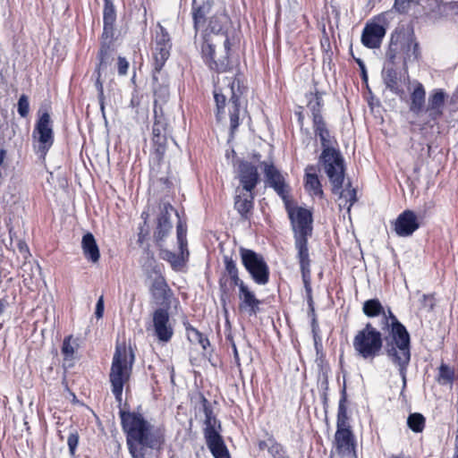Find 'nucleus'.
<instances>
[{
    "instance_id": "cd10ccee",
    "label": "nucleus",
    "mask_w": 458,
    "mask_h": 458,
    "mask_svg": "<svg viewBox=\"0 0 458 458\" xmlns=\"http://www.w3.org/2000/svg\"><path fill=\"white\" fill-rule=\"evenodd\" d=\"M236 195L234 197V208L242 220H250L254 208V194Z\"/></svg>"
},
{
    "instance_id": "e2e57ef3",
    "label": "nucleus",
    "mask_w": 458,
    "mask_h": 458,
    "mask_svg": "<svg viewBox=\"0 0 458 458\" xmlns=\"http://www.w3.org/2000/svg\"><path fill=\"white\" fill-rule=\"evenodd\" d=\"M318 388L321 393H327L328 391V378L327 375H324L318 381Z\"/></svg>"
},
{
    "instance_id": "f3484780",
    "label": "nucleus",
    "mask_w": 458,
    "mask_h": 458,
    "mask_svg": "<svg viewBox=\"0 0 458 458\" xmlns=\"http://www.w3.org/2000/svg\"><path fill=\"white\" fill-rule=\"evenodd\" d=\"M116 10L112 0H104L103 31L100 44L113 46L115 37Z\"/></svg>"
},
{
    "instance_id": "6ab92c4d",
    "label": "nucleus",
    "mask_w": 458,
    "mask_h": 458,
    "mask_svg": "<svg viewBox=\"0 0 458 458\" xmlns=\"http://www.w3.org/2000/svg\"><path fill=\"white\" fill-rule=\"evenodd\" d=\"M420 226V223L414 211L405 209L396 217L394 230L399 237H409Z\"/></svg>"
},
{
    "instance_id": "aec40b11",
    "label": "nucleus",
    "mask_w": 458,
    "mask_h": 458,
    "mask_svg": "<svg viewBox=\"0 0 458 458\" xmlns=\"http://www.w3.org/2000/svg\"><path fill=\"white\" fill-rule=\"evenodd\" d=\"M238 172V178L242 189L247 192H252L260 180L258 167L251 162L240 160Z\"/></svg>"
},
{
    "instance_id": "3c124183",
    "label": "nucleus",
    "mask_w": 458,
    "mask_h": 458,
    "mask_svg": "<svg viewBox=\"0 0 458 458\" xmlns=\"http://www.w3.org/2000/svg\"><path fill=\"white\" fill-rule=\"evenodd\" d=\"M239 299L240 301H259L247 284L242 285L239 290Z\"/></svg>"
},
{
    "instance_id": "f257e3e1",
    "label": "nucleus",
    "mask_w": 458,
    "mask_h": 458,
    "mask_svg": "<svg viewBox=\"0 0 458 458\" xmlns=\"http://www.w3.org/2000/svg\"><path fill=\"white\" fill-rule=\"evenodd\" d=\"M380 330L367 323L353 338V348L361 358L374 359L384 350L388 360L398 368L407 386V370L411 361V335L406 327L389 311L378 321Z\"/></svg>"
},
{
    "instance_id": "603ef678",
    "label": "nucleus",
    "mask_w": 458,
    "mask_h": 458,
    "mask_svg": "<svg viewBox=\"0 0 458 458\" xmlns=\"http://www.w3.org/2000/svg\"><path fill=\"white\" fill-rule=\"evenodd\" d=\"M308 316L311 319V330H312V333L314 335V338L316 339L317 332L318 330V320H317V315H316V311H315V307L309 308ZM315 346H316V349L318 350V343H317L316 340H315Z\"/></svg>"
},
{
    "instance_id": "79ce46f5",
    "label": "nucleus",
    "mask_w": 458,
    "mask_h": 458,
    "mask_svg": "<svg viewBox=\"0 0 458 458\" xmlns=\"http://www.w3.org/2000/svg\"><path fill=\"white\" fill-rule=\"evenodd\" d=\"M261 302V301H241L239 303V310L242 312L248 314L250 317L256 316L260 310L259 305Z\"/></svg>"
},
{
    "instance_id": "a19ab883",
    "label": "nucleus",
    "mask_w": 458,
    "mask_h": 458,
    "mask_svg": "<svg viewBox=\"0 0 458 458\" xmlns=\"http://www.w3.org/2000/svg\"><path fill=\"white\" fill-rule=\"evenodd\" d=\"M216 47L208 38H204L201 44V56L204 63L208 66L212 65V62L216 59Z\"/></svg>"
},
{
    "instance_id": "ddd939ff",
    "label": "nucleus",
    "mask_w": 458,
    "mask_h": 458,
    "mask_svg": "<svg viewBox=\"0 0 458 458\" xmlns=\"http://www.w3.org/2000/svg\"><path fill=\"white\" fill-rule=\"evenodd\" d=\"M172 40L167 30L160 23L157 26L155 47L153 49V68L163 69L170 56Z\"/></svg>"
},
{
    "instance_id": "bf43d9fd",
    "label": "nucleus",
    "mask_w": 458,
    "mask_h": 458,
    "mask_svg": "<svg viewBox=\"0 0 458 458\" xmlns=\"http://www.w3.org/2000/svg\"><path fill=\"white\" fill-rule=\"evenodd\" d=\"M360 71V77L363 82L368 83V72L365 63L360 58H355Z\"/></svg>"
},
{
    "instance_id": "dca6fc26",
    "label": "nucleus",
    "mask_w": 458,
    "mask_h": 458,
    "mask_svg": "<svg viewBox=\"0 0 458 458\" xmlns=\"http://www.w3.org/2000/svg\"><path fill=\"white\" fill-rule=\"evenodd\" d=\"M243 84L238 76H235L231 83V98L229 103L230 116V138H233L235 131L240 125V98L243 93Z\"/></svg>"
},
{
    "instance_id": "ea45409f",
    "label": "nucleus",
    "mask_w": 458,
    "mask_h": 458,
    "mask_svg": "<svg viewBox=\"0 0 458 458\" xmlns=\"http://www.w3.org/2000/svg\"><path fill=\"white\" fill-rule=\"evenodd\" d=\"M425 417L419 412L409 414L407 418V426L414 433H420L425 428Z\"/></svg>"
},
{
    "instance_id": "4be33fe9",
    "label": "nucleus",
    "mask_w": 458,
    "mask_h": 458,
    "mask_svg": "<svg viewBox=\"0 0 458 458\" xmlns=\"http://www.w3.org/2000/svg\"><path fill=\"white\" fill-rule=\"evenodd\" d=\"M386 28L376 22L367 23L361 33V43L369 49L378 48L386 36Z\"/></svg>"
},
{
    "instance_id": "f8f14e48",
    "label": "nucleus",
    "mask_w": 458,
    "mask_h": 458,
    "mask_svg": "<svg viewBox=\"0 0 458 458\" xmlns=\"http://www.w3.org/2000/svg\"><path fill=\"white\" fill-rule=\"evenodd\" d=\"M260 165L263 168L266 184L272 188L284 203H288L290 186L284 175L272 162L263 161Z\"/></svg>"
},
{
    "instance_id": "7ed1b4c3",
    "label": "nucleus",
    "mask_w": 458,
    "mask_h": 458,
    "mask_svg": "<svg viewBox=\"0 0 458 458\" xmlns=\"http://www.w3.org/2000/svg\"><path fill=\"white\" fill-rule=\"evenodd\" d=\"M121 427L132 458H146L148 450H160L165 442L164 428L152 425L135 411L120 408Z\"/></svg>"
},
{
    "instance_id": "58836bf2",
    "label": "nucleus",
    "mask_w": 458,
    "mask_h": 458,
    "mask_svg": "<svg viewBox=\"0 0 458 458\" xmlns=\"http://www.w3.org/2000/svg\"><path fill=\"white\" fill-rule=\"evenodd\" d=\"M113 52L114 48L112 46L106 45V43L100 44V47L97 55V64L106 70L114 61Z\"/></svg>"
},
{
    "instance_id": "8fccbe9b",
    "label": "nucleus",
    "mask_w": 458,
    "mask_h": 458,
    "mask_svg": "<svg viewBox=\"0 0 458 458\" xmlns=\"http://www.w3.org/2000/svg\"><path fill=\"white\" fill-rule=\"evenodd\" d=\"M17 112L22 118L28 116L30 112V102L29 98L25 94L21 95L17 103Z\"/></svg>"
},
{
    "instance_id": "4468645a",
    "label": "nucleus",
    "mask_w": 458,
    "mask_h": 458,
    "mask_svg": "<svg viewBox=\"0 0 458 458\" xmlns=\"http://www.w3.org/2000/svg\"><path fill=\"white\" fill-rule=\"evenodd\" d=\"M38 135V151L45 156L54 143V131L49 114L42 113L36 122L33 136Z\"/></svg>"
},
{
    "instance_id": "393cba45",
    "label": "nucleus",
    "mask_w": 458,
    "mask_h": 458,
    "mask_svg": "<svg viewBox=\"0 0 458 458\" xmlns=\"http://www.w3.org/2000/svg\"><path fill=\"white\" fill-rule=\"evenodd\" d=\"M309 237L310 236H293L295 249L297 250V259L299 260L301 274L311 273L308 247Z\"/></svg>"
},
{
    "instance_id": "2f4dec72",
    "label": "nucleus",
    "mask_w": 458,
    "mask_h": 458,
    "mask_svg": "<svg viewBox=\"0 0 458 458\" xmlns=\"http://www.w3.org/2000/svg\"><path fill=\"white\" fill-rule=\"evenodd\" d=\"M305 189L315 196L322 197L324 192L322 184L316 174V168L313 165H310L305 169Z\"/></svg>"
},
{
    "instance_id": "e433bc0d",
    "label": "nucleus",
    "mask_w": 458,
    "mask_h": 458,
    "mask_svg": "<svg viewBox=\"0 0 458 458\" xmlns=\"http://www.w3.org/2000/svg\"><path fill=\"white\" fill-rule=\"evenodd\" d=\"M188 340L192 344H199L203 350L210 345L209 340L197 328L192 327L188 321L183 322Z\"/></svg>"
},
{
    "instance_id": "a878e982",
    "label": "nucleus",
    "mask_w": 458,
    "mask_h": 458,
    "mask_svg": "<svg viewBox=\"0 0 458 458\" xmlns=\"http://www.w3.org/2000/svg\"><path fill=\"white\" fill-rule=\"evenodd\" d=\"M405 42H403V36L400 33H392L390 42L386 53V66H394L397 63V59L400 57V54L403 51L404 53Z\"/></svg>"
},
{
    "instance_id": "09e8293b",
    "label": "nucleus",
    "mask_w": 458,
    "mask_h": 458,
    "mask_svg": "<svg viewBox=\"0 0 458 458\" xmlns=\"http://www.w3.org/2000/svg\"><path fill=\"white\" fill-rule=\"evenodd\" d=\"M223 260L225 264V275H227L228 277H230L239 274L236 262L232 257L225 255L223 257Z\"/></svg>"
},
{
    "instance_id": "9d476101",
    "label": "nucleus",
    "mask_w": 458,
    "mask_h": 458,
    "mask_svg": "<svg viewBox=\"0 0 458 458\" xmlns=\"http://www.w3.org/2000/svg\"><path fill=\"white\" fill-rule=\"evenodd\" d=\"M148 278L151 280L148 290L153 302L157 306V309L169 310L172 300L174 299V293L163 276L160 267L154 266L148 275Z\"/></svg>"
},
{
    "instance_id": "0e129e2a",
    "label": "nucleus",
    "mask_w": 458,
    "mask_h": 458,
    "mask_svg": "<svg viewBox=\"0 0 458 458\" xmlns=\"http://www.w3.org/2000/svg\"><path fill=\"white\" fill-rule=\"evenodd\" d=\"M18 249L20 253L26 259L28 256H30V250L27 243L25 242L20 241L18 242Z\"/></svg>"
},
{
    "instance_id": "b1692460",
    "label": "nucleus",
    "mask_w": 458,
    "mask_h": 458,
    "mask_svg": "<svg viewBox=\"0 0 458 458\" xmlns=\"http://www.w3.org/2000/svg\"><path fill=\"white\" fill-rule=\"evenodd\" d=\"M382 79L386 88L393 94L399 97L404 94V81H403L401 72H398L394 66H384Z\"/></svg>"
},
{
    "instance_id": "72a5a7b5",
    "label": "nucleus",
    "mask_w": 458,
    "mask_h": 458,
    "mask_svg": "<svg viewBox=\"0 0 458 458\" xmlns=\"http://www.w3.org/2000/svg\"><path fill=\"white\" fill-rule=\"evenodd\" d=\"M154 122L152 126V134H169V123L165 115L164 108H153Z\"/></svg>"
},
{
    "instance_id": "473e14b6",
    "label": "nucleus",
    "mask_w": 458,
    "mask_h": 458,
    "mask_svg": "<svg viewBox=\"0 0 458 458\" xmlns=\"http://www.w3.org/2000/svg\"><path fill=\"white\" fill-rule=\"evenodd\" d=\"M362 311L369 318L380 316V318H383L384 316H386L389 311H392V310L389 307L385 310L380 301L374 298L364 301Z\"/></svg>"
},
{
    "instance_id": "052dcab7",
    "label": "nucleus",
    "mask_w": 458,
    "mask_h": 458,
    "mask_svg": "<svg viewBox=\"0 0 458 458\" xmlns=\"http://www.w3.org/2000/svg\"><path fill=\"white\" fill-rule=\"evenodd\" d=\"M272 441L277 442L276 439L273 436L268 437L267 440L259 441V449H261V450L267 449V452L269 453V448H270L271 445H273Z\"/></svg>"
},
{
    "instance_id": "f03ea898",
    "label": "nucleus",
    "mask_w": 458,
    "mask_h": 458,
    "mask_svg": "<svg viewBox=\"0 0 458 458\" xmlns=\"http://www.w3.org/2000/svg\"><path fill=\"white\" fill-rule=\"evenodd\" d=\"M121 427L132 458H146L148 450H160L165 442L164 428L152 425L135 411L120 408Z\"/></svg>"
},
{
    "instance_id": "49530a36",
    "label": "nucleus",
    "mask_w": 458,
    "mask_h": 458,
    "mask_svg": "<svg viewBox=\"0 0 458 458\" xmlns=\"http://www.w3.org/2000/svg\"><path fill=\"white\" fill-rule=\"evenodd\" d=\"M80 436L76 430L70 432L67 438V445L71 458H76V451L79 445Z\"/></svg>"
},
{
    "instance_id": "412c9836",
    "label": "nucleus",
    "mask_w": 458,
    "mask_h": 458,
    "mask_svg": "<svg viewBox=\"0 0 458 458\" xmlns=\"http://www.w3.org/2000/svg\"><path fill=\"white\" fill-rule=\"evenodd\" d=\"M169 209L171 211L174 210L172 205H165L164 208L161 210L160 214L157 218V226L154 232V240L156 244L159 248L163 247L166 237L169 235L173 228Z\"/></svg>"
},
{
    "instance_id": "39448f33",
    "label": "nucleus",
    "mask_w": 458,
    "mask_h": 458,
    "mask_svg": "<svg viewBox=\"0 0 458 458\" xmlns=\"http://www.w3.org/2000/svg\"><path fill=\"white\" fill-rule=\"evenodd\" d=\"M135 355L131 348L116 346L109 373L111 390L115 401L121 405L124 385L129 381Z\"/></svg>"
},
{
    "instance_id": "de8ad7c7",
    "label": "nucleus",
    "mask_w": 458,
    "mask_h": 458,
    "mask_svg": "<svg viewBox=\"0 0 458 458\" xmlns=\"http://www.w3.org/2000/svg\"><path fill=\"white\" fill-rule=\"evenodd\" d=\"M269 454L272 458H290L286 448L279 442L272 441Z\"/></svg>"
},
{
    "instance_id": "5701e85b",
    "label": "nucleus",
    "mask_w": 458,
    "mask_h": 458,
    "mask_svg": "<svg viewBox=\"0 0 458 458\" xmlns=\"http://www.w3.org/2000/svg\"><path fill=\"white\" fill-rule=\"evenodd\" d=\"M446 98L447 95L443 89H435L429 94L426 112L434 124L443 115Z\"/></svg>"
},
{
    "instance_id": "69168bd1",
    "label": "nucleus",
    "mask_w": 458,
    "mask_h": 458,
    "mask_svg": "<svg viewBox=\"0 0 458 458\" xmlns=\"http://www.w3.org/2000/svg\"><path fill=\"white\" fill-rule=\"evenodd\" d=\"M229 279L231 281V285L237 286L239 290L241 289L242 285H246V284L240 278L239 274L233 276H230Z\"/></svg>"
},
{
    "instance_id": "c756f323",
    "label": "nucleus",
    "mask_w": 458,
    "mask_h": 458,
    "mask_svg": "<svg viewBox=\"0 0 458 458\" xmlns=\"http://www.w3.org/2000/svg\"><path fill=\"white\" fill-rule=\"evenodd\" d=\"M81 248L86 259L92 263H97L99 260V248L94 235L91 233L88 232L82 236Z\"/></svg>"
},
{
    "instance_id": "6e6552de",
    "label": "nucleus",
    "mask_w": 458,
    "mask_h": 458,
    "mask_svg": "<svg viewBox=\"0 0 458 458\" xmlns=\"http://www.w3.org/2000/svg\"><path fill=\"white\" fill-rule=\"evenodd\" d=\"M240 258L245 270L253 282L259 285H265L269 282V267L264 257L253 250L240 247Z\"/></svg>"
},
{
    "instance_id": "a18cd8bd",
    "label": "nucleus",
    "mask_w": 458,
    "mask_h": 458,
    "mask_svg": "<svg viewBox=\"0 0 458 458\" xmlns=\"http://www.w3.org/2000/svg\"><path fill=\"white\" fill-rule=\"evenodd\" d=\"M438 370V381L441 384H452L454 382V372L447 364L442 363Z\"/></svg>"
},
{
    "instance_id": "20e7f679",
    "label": "nucleus",
    "mask_w": 458,
    "mask_h": 458,
    "mask_svg": "<svg viewBox=\"0 0 458 458\" xmlns=\"http://www.w3.org/2000/svg\"><path fill=\"white\" fill-rule=\"evenodd\" d=\"M316 137L320 140L322 147L318 163L324 166L334 194L343 197V184L344 182L345 166L344 159L339 149L333 146L335 138L330 135L326 121L312 123Z\"/></svg>"
},
{
    "instance_id": "7c9ffc66",
    "label": "nucleus",
    "mask_w": 458,
    "mask_h": 458,
    "mask_svg": "<svg viewBox=\"0 0 458 458\" xmlns=\"http://www.w3.org/2000/svg\"><path fill=\"white\" fill-rule=\"evenodd\" d=\"M324 92L316 90L315 93L310 92L307 97L310 96L307 107L311 114L312 123L324 121L322 115V109L324 106L323 100Z\"/></svg>"
},
{
    "instance_id": "13d9d810",
    "label": "nucleus",
    "mask_w": 458,
    "mask_h": 458,
    "mask_svg": "<svg viewBox=\"0 0 458 458\" xmlns=\"http://www.w3.org/2000/svg\"><path fill=\"white\" fill-rule=\"evenodd\" d=\"M104 310H105L104 298H103V296H100L96 303V309H95V316L98 319L101 318L103 317Z\"/></svg>"
},
{
    "instance_id": "423d86ee",
    "label": "nucleus",
    "mask_w": 458,
    "mask_h": 458,
    "mask_svg": "<svg viewBox=\"0 0 458 458\" xmlns=\"http://www.w3.org/2000/svg\"><path fill=\"white\" fill-rule=\"evenodd\" d=\"M201 404L205 415L203 433L208 448L214 458H231L228 448L220 434L221 422L216 418L211 403L204 395H201Z\"/></svg>"
},
{
    "instance_id": "c03bdc74",
    "label": "nucleus",
    "mask_w": 458,
    "mask_h": 458,
    "mask_svg": "<svg viewBox=\"0 0 458 458\" xmlns=\"http://www.w3.org/2000/svg\"><path fill=\"white\" fill-rule=\"evenodd\" d=\"M214 99L216 106V118L217 122H220L224 117L226 97L223 93L215 90Z\"/></svg>"
},
{
    "instance_id": "c85d7f7f",
    "label": "nucleus",
    "mask_w": 458,
    "mask_h": 458,
    "mask_svg": "<svg viewBox=\"0 0 458 458\" xmlns=\"http://www.w3.org/2000/svg\"><path fill=\"white\" fill-rule=\"evenodd\" d=\"M223 46L224 55H221L218 59H215L212 62V65L209 67L211 71H215L218 73L229 72L233 68V64L230 61L232 43L228 36L225 37Z\"/></svg>"
},
{
    "instance_id": "5fc2aeb1",
    "label": "nucleus",
    "mask_w": 458,
    "mask_h": 458,
    "mask_svg": "<svg viewBox=\"0 0 458 458\" xmlns=\"http://www.w3.org/2000/svg\"><path fill=\"white\" fill-rule=\"evenodd\" d=\"M415 0H394V8L399 13H407L410 4Z\"/></svg>"
},
{
    "instance_id": "a211bd4d",
    "label": "nucleus",
    "mask_w": 458,
    "mask_h": 458,
    "mask_svg": "<svg viewBox=\"0 0 458 458\" xmlns=\"http://www.w3.org/2000/svg\"><path fill=\"white\" fill-rule=\"evenodd\" d=\"M154 334L159 342L167 343L174 335L169 310L156 309L152 315Z\"/></svg>"
},
{
    "instance_id": "774afa93",
    "label": "nucleus",
    "mask_w": 458,
    "mask_h": 458,
    "mask_svg": "<svg viewBox=\"0 0 458 458\" xmlns=\"http://www.w3.org/2000/svg\"><path fill=\"white\" fill-rule=\"evenodd\" d=\"M104 71H106V69H104L101 66L97 64L96 67H95V70H94V72L92 73L91 79L94 80V81L96 80H101L102 72Z\"/></svg>"
},
{
    "instance_id": "9b49d317",
    "label": "nucleus",
    "mask_w": 458,
    "mask_h": 458,
    "mask_svg": "<svg viewBox=\"0 0 458 458\" xmlns=\"http://www.w3.org/2000/svg\"><path fill=\"white\" fill-rule=\"evenodd\" d=\"M289 219L292 224L293 236H311L312 234V212L302 207L290 208L285 203Z\"/></svg>"
},
{
    "instance_id": "f704fd0d",
    "label": "nucleus",
    "mask_w": 458,
    "mask_h": 458,
    "mask_svg": "<svg viewBox=\"0 0 458 458\" xmlns=\"http://www.w3.org/2000/svg\"><path fill=\"white\" fill-rule=\"evenodd\" d=\"M426 92L421 83H417L411 94L410 110L414 114H420L425 105Z\"/></svg>"
},
{
    "instance_id": "680f3d73",
    "label": "nucleus",
    "mask_w": 458,
    "mask_h": 458,
    "mask_svg": "<svg viewBox=\"0 0 458 458\" xmlns=\"http://www.w3.org/2000/svg\"><path fill=\"white\" fill-rule=\"evenodd\" d=\"M146 226L147 225H142L139 228L140 232L138 233V242L140 244H141L145 241L146 237L148 235V228H146Z\"/></svg>"
},
{
    "instance_id": "4c0bfd02",
    "label": "nucleus",
    "mask_w": 458,
    "mask_h": 458,
    "mask_svg": "<svg viewBox=\"0 0 458 458\" xmlns=\"http://www.w3.org/2000/svg\"><path fill=\"white\" fill-rule=\"evenodd\" d=\"M169 134H152L153 155L159 163L163 160L167 148V139Z\"/></svg>"
},
{
    "instance_id": "bb28decb",
    "label": "nucleus",
    "mask_w": 458,
    "mask_h": 458,
    "mask_svg": "<svg viewBox=\"0 0 458 458\" xmlns=\"http://www.w3.org/2000/svg\"><path fill=\"white\" fill-rule=\"evenodd\" d=\"M212 6L213 2L210 0L204 1L201 4H197V1L192 0L191 14L196 32L206 24L207 15L210 13Z\"/></svg>"
},
{
    "instance_id": "6e6d98bb",
    "label": "nucleus",
    "mask_w": 458,
    "mask_h": 458,
    "mask_svg": "<svg viewBox=\"0 0 458 458\" xmlns=\"http://www.w3.org/2000/svg\"><path fill=\"white\" fill-rule=\"evenodd\" d=\"M224 276H225V275L222 277H220V279L218 281V284H219V290H220V293H221L220 301H221L222 304L224 306H225V304H226V298H227L228 293H229V289H228V287L226 285V282L225 281Z\"/></svg>"
},
{
    "instance_id": "37998d69",
    "label": "nucleus",
    "mask_w": 458,
    "mask_h": 458,
    "mask_svg": "<svg viewBox=\"0 0 458 458\" xmlns=\"http://www.w3.org/2000/svg\"><path fill=\"white\" fill-rule=\"evenodd\" d=\"M72 343H75V340L73 339L72 335L65 336L63 341L61 352L62 354L64 355V360H71L73 359L75 348L72 345Z\"/></svg>"
},
{
    "instance_id": "4d7b16f0",
    "label": "nucleus",
    "mask_w": 458,
    "mask_h": 458,
    "mask_svg": "<svg viewBox=\"0 0 458 458\" xmlns=\"http://www.w3.org/2000/svg\"><path fill=\"white\" fill-rule=\"evenodd\" d=\"M303 286L307 296H312L311 273L301 274Z\"/></svg>"
},
{
    "instance_id": "2eb2a0df",
    "label": "nucleus",
    "mask_w": 458,
    "mask_h": 458,
    "mask_svg": "<svg viewBox=\"0 0 458 458\" xmlns=\"http://www.w3.org/2000/svg\"><path fill=\"white\" fill-rule=\"evenodd\" d=\"M152 89L154 93V108H164V105L169 98L170 91L168 75L163 69L153 68Z\"/></svg>"
},
{
    "instance_id": "0eeeda50",
    "label": "nucleus",
    "mask_w": 458,
    "mask_h": 458,
    "mask_svg": "<svg viewBox=\"0 0 458 458\" xmlns=\"http://www.w3.org/2000/svg\"><path fill=\"white\" fill-rule=\"evenodd\" d=\"M347 394L345 385L341 391V397L338 403L336 431L335 434V444L336 451L340 455H349L355 452L354 435L348 425L347 415Z\"/></svg>"
},
{
    "instance_id": "864d4df0",
    "label": "nucleus",
    "mask_w": 458,
    "mask_h": 458,
    "mask_svg": "<svg viewBox=\"0 0 458 458\" xmlns=\"http://www.w3.org/2000/svg\"><path fill=\"white\" fill-rule=\"evenodd\" d=\"M129 62L123 56H118L117 58V72L120 76H125L128 73Z\"/></svg>"
},
{
    "instance_id": "1a4fd4ad",
    "label": "nucleus",
    "mask_w": 458,
    "mask_h": 458,
    "mask_svg": "<svg viewBox=\"0 0 458 458\" xmlns=\"http://www.w3.org/2000/svg\"><path fill=\"white\" fill-rule=\"evenodd\" d=\"M176 239L179 253L160 248L159 257L168 262L174 271H182L189 261L190 251L188 250L187 225L182 220L176 225Z\"/></svg>"
},
{
    "instance_id": "338daca9",
    "label": "nucleus",
    "mask_w": 458,
    "mask_h": 458,
    "mask_svg": "<svg viewBox=\"0 0 458 458\" xmlns=\"http://www.w3.org/2000/svg\"><path fill=\"white\" fill-rule=\"evenodd\" d=\"M94 85L98 91V98H105L104 85L102 80H96L94 81Z\"/></svg>"
},
{
    "instance_id": "c9c22d12",
    "label": "nucleus",
    "mask_w": 458,
    "mask_h": 458,
    "mask_svg": "<svg viewBox=\"0 0 458 458\" xmlns=\"http://www.w3.org/2000/svg\"><path fill=\"white\" fill-rule=\"evenodd\" d=\"M403 36V42H405L404 55L403 56V65L406 66L408 62L417 61L420 57L419 43L415 41L412 37Z\"/></svg>"
}]
</instances>
